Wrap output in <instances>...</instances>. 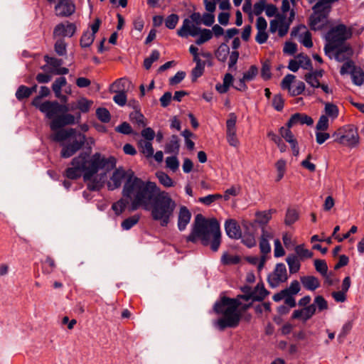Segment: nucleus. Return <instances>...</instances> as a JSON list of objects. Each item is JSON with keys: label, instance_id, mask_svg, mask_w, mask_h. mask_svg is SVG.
<instances>
[{"label": "nucleus", "instance_id": "obj_1", "mask_svg": "<svg viewBox=\"0 0 364 364\" xmlns=\"http://www.w3.org/2000/svg\"><path fill=\"white\" fill-rule=\"evenodd\" d=\"M124 181L123 197L129 200V210L140 208L151 213L152 220L166 227L173 218L176 203L169 193L161 190L155 182L144 181L136 176L132 170L116 168L110 177L107 188L113 191L119 188Z\"/></svg>", "mask_w": 364, "mask_h": 364}, {"label": "nucleus", "instance_id": "obj_2", "mask_svg": "<svg viewBox=\"0 0 364 364\" xmlns=\"http://www.w3.org/2000/svg\"><path fill=\"white\" fill-rule=\"evenodd\" d=\"M32 105L43 113L48 119H52L50 127L52 131H56L51 135V139L57 142H63L68 139L72 141L63 144L60 155L63 158H69L79 151L85 144L86 137L83 134L77 132L75 129L69 128L60 129L64 126L75 123V117L71 114H65L68 111L66 106L60 105L57 101H45L39 102V98H34Z\"/></svg>", "mask_w": 364, "mask_h": 364}, {"label": "nucleus", "instance_id": "obj_3", "mask_svg": "<svg viewBox=\"0 0 364 364\" xmlns=\"http://www.w3.org/2000/svg\"><path fill=\"white\" fill-rule=\"evenodd\" d=\"M116 166V159L113 156L105 157L100 153H95L90 156L86 153H81L73 159L71 166L65 170V175L70 179H77L83 176L85 181L90 191L99 190L102 186L100 181L92 180L100 170L109 171Z\"/></svg>", "mask_w": 364, "mask_h": 364}, {"label": "nucleus", "instance_id": "obj_4", "mask_svg": "<svg viewBox=\"0 0 364 364\" xmlns=\"http://www.w3.org/2000/svg\"><path fill=\"white\" fill-rule=\"evenodd\" d=\"M244 295L239 296L237 299H230L223 296L214 305V311L223 316L218 319L215 325L220 331L226 328H235L238 326L240 320V312L238 310L241 303L240 299L245 301H262L268 294V291L263 284H257L253 290L248 287L243 289Z\"/></svg>", "mask_w": 364, "mask_h": 364}, {"label": "nucleus", "instance_id": "obj_5", "mask_svg": "<svg viewBox=\"0 0 364 364\" xmlns=\"http://www.w3.org/2000/svg\"><path fill=\"white\" fill-rule=\"evenodd\" d=\"M221 233L220 224L215 218H205L203 215L198 214L195 218L194 226L188 240L196 242L200 240L205 246L210 245L213 252L218 250L220 245Z\"/></svg>", "mask_w": 364, "mask_h": 364}, {"label": "nucleus", "instance_id": "obj_6", "mask_svg": "<svg viewBox=\"0 0 364 364\" xmlns=\"http://www.w3.org/2000/svg\"><path fill=\"white\" fill-rule=\"evenodd\" d=\"M314 13L310 16L309 25L312 30H321L328 23V16L331 10V6L318 1L313 6Z\"/></svg>", "mask_w": 364, "mask_h": 364}, {"label": "nucleus", "instance_id": "obj_7", "mask_svg": "<svg viewBox=\"0 0 364 364\" xmlns=\"http://www.w3.org/2000/svg\"><path fill=\"white\" fill-rule=\"evenodd\" d=\"M352 28L344 24H338L333 27L326 35L328 46L334 50L341 46L346 40L352 36Z\"/></svg>", "mask_w": 364, "mask_h": 364}, {"label": "nucleus", "instance_id": "obj_8", "mask_svg": "<svg viewBox=\"0 0 364 364\" xmlns=\"http://www.w3.org/2000/svg\"><path fill=\"white\" fill-rule=\"evenodd\" d=\"M334 141L346 146H355L359 141L357 129L351 124L338 129L333 134Z\"/></svg>", "mask_w": 364, "mask_h": 364}, {"label": "nucleus", "instance_id": "obj_9", "mask_svg": "<svg viewBox=\"0 0 364 364\" xmlns=\"http://www.w3.org/2000/svg\"><path fill=\"white\" fill-rule=\"evenodd\" d=\"M288 279L287 271L284 264H277L274 271L269 274L267 281L271 287H277Z\"/></svg>", "mask_w": 364, "mask_h": 364}, {"label": "nucleus", "instance_id": "obj_10", "mask_svg": "<svg viewBox=\"0 0 364 364\" xmlns=\"http://www.w3.org/2000/svg\"><path fill=\"white\" fill-rule=\"evenodd\" d=\"M44 60L46 65H43L42 69L45 71H49L53 75H66L68 73L69 70L67 68L62 67L63 60L49 57L48 55H46Z\"/></svg>", "mask_w": 364, "mask_h": 364}, {"label": "nucleus", "instance_id": "obj_11", "mask_svg": "<svg viewBox=\"0 0 364 364\" xmlns=\"http://www.w3.org/2000/svg\"><path fill=\"white\" fill-rule=\"evenodd\" d=\"M200 28L196 23H193L189 18H186L183 21L181 27L178 30L177 34L182 38L188 36H197L200 31Z\"/></svg>", "mask_w": 364, "mask_h": 364}, {"label": "nucleus", "instance_id": "obj_12", "mask_svg": "<svg viewBox=\"0 0 364 364\" xmlns=\"http://www.w3.org/2000/svg\"><path fill=\"white\" fill-rule=\"evenodd\" d=\"M242 228L245 230L244 235H242V242L248 247H252L256 245V240L254 235L255 225L253 223L243 220L242 223Z\"/></svg>", "mask_w": 364, "mask_h": 364}, {"label": "nucleus", "instance_id": "obj_13", "mask_svg": "<svg viewBox=\"0 0 364 364\" xmlns=\"http://www.w3.org/2000/svg\"><path fill=\"white\" fill-rule=\"evenodd\" d=\"M279 134L281 136L290 144L293 155L297 156L299 154V147L298 141L290 130V128L287 126V127H282L279 129Z\"/></svg>", "mask_w": 364, "mask_h": 364}, {"label": "nucleus", "instance_id": "obj_14", "mask_svg": "<svg viewBox=\"0 0 364 364\" xmlns=\"http://www.w3.org/2000/svg\"><path fill=\"white\" fill-rule=\"evenodd\" d=\"M75 11V5L71 0H60L55 6L57 16H69Z\"/></svg>", "mask_w": 364, "mask_h": 364}, {"label": "nucleus", "instance_id": "obj_15", "mask_svg": "<svg viewBox=\"0 0 364 364\" xmlns=\"http://www.w3.org/2000/svg\"><path fill=\"white\" fill-rule=\"evenodd\" d=\"M316 313L315 305H309L304 308L294 310L292 314V318L301 320L306 322L309 320Z\"/></svg>", "mask_w": 364, "mask_h": 364}, {"label": "nucleus", "instance_id": "obj_16", "mask_svg": "<svg viewBox=\"0 0 364 364\" xmlns=\"http://www.w3.org/2000/svg\"><path fill=\"white\" fill-rule=\"evenodd\" d=\"M75 32V26L74 24L66 22L65 23H61L58 24L53 31V36L55 37H71Z\"/></svg>", "mask_w": 364, "mask_h": 364}, {"label": "nucleus", "instance_id": "obj_17", "mask_svg": "<svg viewBox=\"0 0 364 364\" xmlns=\"http://www.w3.org/2000/svg\"><path fill=\"white\" fill-rule=\"evenodd\" d=\"M299 32L298 36L299 41L306 48H311L313 42L311 40V33L306 30L304 26L297 28V31L294 30L291 31V36H296V32Z\"/></svg>", "mask_w": 364, "mask_h": 364}, {"label": "nucleus", "instance_id": "obj_18", "mask_svg": "<svg viewBox=\"0 0 364 364\" xmlns=\"http://www.w3.org/2000/svg\"><path fill=\"white\" fill-rule=\"evenodd\" d=\"M225 229L227 235L232 239H239L242 237V232L237 221L232 219L226 220Z\"/></svg>", "mask_w": 364, "mask_h": 364}, {"label": "nucleus", "instance_id": "obj_19", "mask_svg": "<svg viewBox=\"0 0 364 364\" xmlns=\"http://www.w3.org/2000/svg\"><path fill=\"white\" fill-rule=\"evenodd\" d=\"M313 123L314 121L311 117H309L305 114L296 113L290 117L287 123V126L289 127V128H291L298 124H307L309 126L313 124Z\"/></svg>", "mask_w": 364, "mask_h": 364}, {"label": "nucleus", "instance_id": "obj_20", "mask_svg": "<svg viewBox=\"0 0 364 364\" xmlns=\"http://www.w3.org/2000/svg\"><path fill=\"white\" fill-rule=\"evenodd\" d=\"M191 218V212L186 206H181L178 218V228L182 231L184 230L189 223Z\"/></svg>", "mask_w": 364, "mask_h": 364}, {"label": "nucleus", "instance_id": "obj_21", "mask_svg": "<svg viewBox=\"0 0 364 364\" xmlns=\"http://www.w3.org/2000/svg\"><path fill=\"white\" fill-rule=\"evenodd\" d=\"M303 287L309 291H314L320 287V282L314 276H303L300 277Z\"/></svg>", "mask_w": 364, "mask_h": 364}, {"label": "nucleus", "instance_id": "obj_22", "mask_svg": "<svg viewBox=\"0 0 364 364\" xmlns=\"http://www.w3.org/2000/svg\"><path fill=\"white\" fill-rule=\"evenodd\" d=\"M66 84V78L65 77H58L52 85V89L55 93V97L58 98H61V100L65 101L66 100V97L62 96L61 90L62 87L65 86Z\"/></svg>", "mask_w": 364, "mask_h": 364}, {"label": "nucleus", "instance_id": "obj_23", "mask_svg": "<svg viewBox=\"0 0 364 364\" xmlns=\"http://www.w3.org/2000/svg\"><path fill=\"white\" fill-rule=\"evenodd\" d=\"M286 262L289 266V272L295 274L300 269L301 264L299 259L295 255H289L286 258Z\"/></svg>", "mask_w": 364, "mask_h": 364}, {"label": "nucleus", "instance_id": "obj_24", "mask_svg": "<svg viewBox=\"0 0 364 364\" xmlns=\"http://www.w3.org/2000/svg\"><path fill=\"white\" fill-rule=\"evenodd\" d=\"M353 55V50L350 46H343L340 48L335 55V58L339 61L343 62L346 60H350L349 58Z\"/></svg>", "mask_w": 364, "mask_h": 364}, {"label": "nucleus", "instance_id": "obj_25", "mask_svg": "<svg viewBox=\"0 0 364 364\" xmlns=\"http://www.w3.org/2000/svg\"><path fill=\"white\" fill-rule=\"evenodd\" d=\"M141 152L147 158H150L154 155V148L151 141L140 140L138 142Z\"/></svg>", "mask_w": 364, "mask_h": 364}, {"label": "nucleus", "instance_id": "obj_26", "mask_svg": "<svg viewBox=\"0 0 364 364\" xmlns=\"http://www.w3.org/2000/svg\"><path fill=\"white\" fill-rule=\"evenodd\" d=\"M198 36V38L196 40V43L198 46H200L208 42L213 38V32L210 29L200 28Z\"/></svg>", "mask_w": 364, "mask_h": 364}, {"label": "nucleus", "instance_id": "obj_27", "mask_svg": "<svg viewBox=\"0 0 364 364\" xmlns=\"http://www.w3.org/2000/svg\"><path fill=\"white\" fill-rule=\"evenodd\" d=\"M130 84L129 81L126 78H120L113 82L110 87L112 92H124V90Z\"/></svg>", "mask_w": 364, "mask_h": 364}, {"label": "nucleus", "instance_id": "obj_28", "mask_svg": "<svg viewBox=\"0 0 364 364\" xmlns=\"http://www.w3.org/2000/svg\"><path fill=\"white\" fill-rule=\"evenodd\" d=\"M325 116H327V117H330L332 119H335L338 116V107L330 102L325 103Z\"/></svg>", "mask_w": 364, "mask_h": 364}, {"label": "nucleus", "instance_id": "obj_29", "mask_svg": "<svg viewBox=\"0 0 364 364\" xmlns=\"http://www.w3.org/2000/svg\"><path fill=\"white\" fill-rule=\"evenodd\" d=\"M267 136L272 141H274L277 145L281 152L283 153L287 151V146L283 141V138L282 136L277 135L272 131L267 133Z\"/></svg>", "mask_w": 364, "mask_h": 364}, {"label": "nucleus", "instance_id": "obj_30", "mask_svg": "<svg viewBox=\"0 0 364 364\" xmlns=\"http://www.w3.org/2000/svg\"><path fill=\"white\" fill-rule=\"evenodd\" d=\"M230 53V48L225 43H222L215 52L217 59L221 62H225Z\"/></svg>", "mask_w": 364, "mask_h": 364}, {"label": "nucleus", "instance_id": "obj_31", "mask_svg": "<svg viewBox=\"0 0 364 364\" xmlns=\"http://www.w3.org/2000/svg\"><path fill=\"white\" fill-rule=\"evenodd\" d=\"M353 82L356 85H361L364 82V72L362 68L357 67L351 72Z\"/></svg>", "mask_w": 364, "mask_h": 364}, {"label": "nucleus", "instance_id": "obj_32", "mask_svg": "<svg viewBox=\"0 0 364 364\" xmlns=\"http://www.w3.org/2000/svg\"><path fill=\"white\" fill-rule=\"evenodd\" d=\"M294 250L298 258L299 257L300 259L311 258L313 257V252L306 249L304 245H296Z\"/></svg>", "mask_w": 364, "mask_h": 364}, {"label": "nucleus", "instance_id": "obj_33", "mask_svg": "<svg viewBox=\"0 0 364 364\" xmlns=\"http://www.w3.org/2000/svg\"><path fill=\"white\" fill-rule=\"evenodd\" d=\"M128 200H129L124 197V198H121L116 203H113L112 208L117 215H119L124 211L129 203Z\"/></svg>", "mask_w": 364, "mask_h": 364}, {"label": "nucleus", "instance_id": "obj_34", "mask_svg": "<svg viewBox=\"0 0 364 364\" xmlns=\"http://www.w3.org/2000/svg\"><path fill=\"white\" fill-rule=\"evenodd\" d=\"M179 149V142L178 136L173 135L170 141L165 146V151L166 153H177Z\"/></svg>", "mask_w": 364, "mask_h": 364}, {"label": "nucleus", "instance_id": "obj_35", "mask_svg": "<svg viewBox=\"0 0 364 364\" xmlns=\"http://www.w3.org/2000/svg\"><path fill=\"white\" fill-rule=\"evenodd\" d=\"M140 219V215L136 214L125 219L122 223L123 230H128L138 223Z\"/></svg>", "mask_w": 364, "mask_h": 364}, {"label": "nucleus", "instance_id": "obj_36", "mask_svg": "<svg viewBox=\"0 0 364 364\" xmlns=\"http://www.w3.org/2000/svg\"><path fill=\"white\" fill-rule=\"evenodd\" d=\"M240 258L237 255H230L227 252H224L221 257V262L224 265L236 264L239 263Z\"/></svg>", "mask_w": 364, "mask_h": 364}, {"label": "nucleus", "instance_id": "obj_37", "mask_svg": "<svg viewBox=\"0 0 364 364\" xmlns=\"http://www.w3.org/2000/svg\"><path fill=\"white\" fill-rule=\"evenodd\" d=\"M272 210H269L268 211L257 212L256 213L257 222L262 225L267 224L272 218Z\"/></svg>", "mask_w": 364, "mask_h": 364}, {"label": "nucleus", "instance_id": "obj_38", "mask_svg": "<svg viewBox=\"0 0 364 364\" xmlns=\"http://www.w3.org/2000/svg\"><path fill=\"white\" fill-rule=\"evenodd\" d=\"M95 39V35L90 31L84 32L80 38V45L83 48L89 47L92 45Z\"/></svg>", "mask_w": 364, "mask_h": 364}, {"label": "nucleus", "instance_id": "obj_39", "mask_svg": "<svg viewBox=\"0 0 364 364\" xmlns=\"http://www.w3.org/2000/svg\"><path fill=\"white\" fill-rule=\"evenodd\" d=\"M311 305H315L319 312L328 309V307L327 301L322 296H316Z\"/></svg>", "mask_w": 364, "mask_h": 364}, {"label": "nucleus", "instance_id": "obj_40", "mask_svg": "<svg viewBox=\"0 0 364 364\" xmlns=\"http://www.w3.org/2000/svg\"><path fill=\"white\" fill-rule=\"evenodd\" d=\"M156 177L159 179L160 183L166 188L172 187L174 185L173 180L164 172L157 173Z\"/></svg>", "mask_w": 364, "mask_h": 364}, {"label": "nucleus", "instance_id": "obj_41", "mask_svg": "<svg viewBox=\"0 0 364 364\" xmlns=\"http://www.w3.org/2000/svg\"><path fill=\"white\" fill-rule=\"evenodd\" d=\"M247 260L251 264L257 265V269L260 271L264 266L267 261V256L262 255L261 257H249Z\"/></svg>", "mask_w": 364, "mask_h": 364}, {"label": "nucleus", "instance_id": "obj_42", "mask_svg": "<svg viewBox=\"0 0 364 364\" xmlns=\"http://www.w3.org/2000/svg\"><path fill=\"white\" fill-rule=\"evenodd\" d=\"M258 74V68L256 65H251L248 70L243 74V80L250 82L253 80Z\"/></svg>", "mask_w": 364, "mask_h": 364}, {"label": "nucleus", "instance_id": "obj_43", "mask_svg": "<svg viewBox=\"0 0 364 364\" xmlns=\"http://www.w3.org/2000/svg\"><path fill=\"white\" fill-rule=\"evenodd\" d=\"M314 266L316 271L319 272L322 276H326L328 272V266L325 260L315 259Z\"/></svg>", "mask_w": 364, "mask_h": 364}, {"label": "nucleus", "instance_id": "obj_44", "mask_svg": "<svg viewBox=\"0 0 364 364\" xmlns=\"http://www.w3.org/2000/svg\"><path fill=\"white\" fill-rule=\"evenodd\" d=\"M222 198H223V196L221 194H219V193L211 194V195L206 196L205 197L199 198L198 201L205 205H210L215 200L220 199Z\"/></svg>", "mask_w": 364, "mask_h": 364}, {"label": "nucleus", "instance_id": "obj_45", "mask_svg": "<svg viewBox=\"0 0 364 364\" xmlns=\"http://www.w3.org/2000/svg\"><path fill=\"white\" fill-rule=\"evenodd\" d=\"M299 215L298 213L296 210L289 209L287 211L286 217H285V224L287 225H290L294 223L298 220Z\"/></svg>", "mask_w": 364, "mask_h": 364}, {"label": "nucleus", "instance_id": "obj_46", "mask_svg": "<svg viewBox=\"0 0 364 364\" xmlns=\"http://www.w3.org/2000/svg\"><path fill=\"white\" fill-rule=\"evenodd\" d=\"M31 96V91L29 87L25 85H21L16 92V97L18 100H22L25 98H28Z\"/></svg>", "mask_w": 364, "mask_h": 364}, {"label": "nucleus", "instance_id": "obj_47", "mask_svg": "<svg viewBox=\"0 0 364 364\" xmlns=\"http://www.w3.org/2000/svg\"><path fill=\"white\" fill-rule=\"evenodd\" d=\"M92 104L93 102L92 100H89L86 98H82L78 101L77 107L82 112L86 113L89 112Z\"/></svg>", "mask_w": 364, "mask_h": 364}, {"label": "nucleus", "instance_id": "obj_48", "mask_svg": "<svg viewBox=\"0 0 364 364\" xmlns=\"http://www.w3.org/2000/svg\"><path fill=\"white\" fill-rule=\"evenodd\" d=\"M160 57V53L158 50H154L151 52V55L146 58L144 62V66L146 70H149L154 62L156 61Z\"/></svg>", "mask_w": 364, "mask_h": 364}, {"label": "nucleus", "instance_id": "obj_49", "mask_svg": "<svg viewBox=\"0 0 364 364\" xmlns=\"http://www.w3.org/2000/svg\"><path fill=\"white\" fill-rule=\"evenodd\" d=\"M329 127V120L327 116L321 115L316 125V131H326Z\"/></svg>", "mask_w": 364, "mask_h": 364}, {"label": "nucleus", "instance_id": "obj_50", "mask_svg": "<svg viewBox=\"0 0 364 364\" xmlns=\"http://www.w3.org/2000/svg\"><path fill=\"white\" fill-rule=\"evenodd\" d=\"M296 60L299 66L304 69H309L311 67V61L307 55L299 54L296 56Z\"/></svg>", "mask_w": 364, "mask_h": 364}, {"label": "nucleus", "instance_id": "obj_51", "mask_svg": "<svg viewBox=\"0 0 364 364\" xmlns=\"http://www.w3.org/2000/svg\"><path fill=\"white\" fill-rule=\"evenodd\" d=\"M96 115L102 122L107 123L110 120V114L106 108H98L96 110Z\"/></svg>", "mask_w": 364, "mask_h": 364}, {"label": "nucleus", "instance_id": "obj_52", "mask_svg": "<svg viewBox=\"0 0 364 364\" xmlns=\"http://www.w3.org/2000/svg\"><path fill=\"white\" fill-rule=\"evenodd\" d=\"M357 67L355 65V63L353 60H346L343 65L341 66L340 70L341 75H343L347 73H350L354 70V68H356Z\"/></svg>", "mask_w": 364, "mask_h": 364}, {"label": "nucleus", "instance_id": "obj_53", "mask_svg": "<svg viewBox=\"0 0 364 364\" xmlns=\"http://www.w3.org/2000/svg\"><path fill=\"white\" fill-rule=\"evenodd\" d=\"M226 139L231 146L238 147L240 141L237 137L236 131L226 132Z\"/></svg>", "mask_w": 364, "mask_h": 364}, {"label": "nucleus", "instance_id": "obj_54", "mask_svg": "<svg viewBox=\"0 0 364 364\" xmlns=\"http://www.w3.org/2000/svg\"><path fill=\"white\" fill-rule=\"evenodd\" d=\"M237 116L235 113L229 114L226 122V132L236 131Z\"/></svg>", "mask_w": 364, "mask_h": 364}, {"label": "nucleus", "instance_id": "obj_55", "mask_svg": "<svg viewBox=\"0 0 364 364\" xmlns=\"http://www.w3.org/2000/svg\"><path fill=\"white\" fill-rule=\"evenodd\" d=\"M166 164L167 168L175 172L179 166V161L176 156H170L166 159Z\"/></svg>", "mask_w": 364, "mask_h": 364}, {"label": "nucleus", "instance_id": "obj_56", "mask_svg": "<svg viewBox=\"0 0 364 364\" xmlns=\"http://www.w3.org/2000/svg\"><path fill=\"white\" fill-rule=\"evenodd\" d=\"M295 79V76L291 74L287 75L282 80L281 82V87L283 90H287L289 91V89L291 88V85L294 82Z\"/></svg>", "mask_w": 364, "mask_h": 364}, {"label": "nucleus", "instance_id": "obj_57", "mask_svg": "<svg viewBox=\"0 0 364 364\" xmlns=\"http://www.w3.org/2000/svg\"><path fill=\"white\" fill-rule=\"evenodd\" d=\"M304 89L305 84L300 81L295 86L291 87L289 92L291 96H297L301 95L304 91Z\"/></svg>", "mask_w": 364, "mask_h": 364}, {"label": "nucleus", "instance_id": "obj_58", "mask_svg": "<svg viewBox=\"0 0 364 364\" xmlns=\"http://www.w3.org/2000/svg\"><path fill=\"white\" fill-rule=\"evenodd\" d=\"M284 100L281 95H276L272 100V106L277 111H282L284 107Z\"/></svg>", "mask_w": 364, "mask_h": 364}, {"label": "nucleus", "instance_id": "obj_59", "mask_svg": "<svg viewBox=\"0 0 364 364\" xmlns=\"http://www.w3.org/2000/svg\"><path fill=\"white\" fill-rule=\"evenodd\" d=\"M178 21V15L171 14L166 18V19L165 21V24L168 28L173 29V28H175L176 26L177 25Z\"/></svg>", "mask_w": 364, "mask_h": 364}, {"label": "nucleus", "instance_id": "obj_60", "mask_svg": "<svg viewBox=\"0 0 364 364\" xmlns=\"http://www.w3.org/2000/svg\"><path fill=\"white\" fill-rule=\"evenodd\" d=\"M240 192V188L239 186H231L230 188H228L223 196L225 200H228L230 199V196H236Z\"/></svg>", "mask_w": 364, "mask_h": 364}, {"label": "nucleus", "instance_id": "obj_61", "mask_svg": "<svg viewBox=\"0 0 364 364\" xmlns=\"http://www.w3.org/2000/svg\"><path fill=\"white\" fill-rule=\"evenodd\" d=\"M55 267V263L54 259L50 257H47L43 266V270L48 273L50 274L53 271V269Z\"/></svg>", "mask_w": 364, "mask_h": 364}, {"label": "nucleus", "instance_id": "obj_62", "mask_svg": "<svg viewBox=\"0 0 364 364\" xmlns=\"http://www.w3.org/2000/svg\"><path fill=\"white\" fill-rule=\"evenodd\" d=\"M55 50L60 55H63L65 54L66 44L63 40L59 39L55 42Z\"/></svg>", "mask_w": 364, "mask_h": 364}, {"label": "nucleus", "instance_id": "obj_63", "mask_svg": "<svg viewBox=\"0 0 364 364\" xmlns=\"http://www.w3.org/2000/svg\"><path fill=\"white\" fill-rule=\"evenodd\" d=\"M116 95L113 97L115 103L120 106H124L127 102V96L125 92H114Z\"/></svg>", "mask_w": 364, "mask_h": 364}, {"label": "nucleus", "instance_id": "obj_64", "mask_svg": "<svg viewBox=\"0 0 364 364\" xmlns=\"http://www.w3.org/2000/svg\"><path fill=\"white\" fill-rule=\"evenodd\" d=\"M130 119L132 122L137 123L139 125L145 126L144 122V117L137 111H134L130 114Z\"/></svg>", "mask_w": 364, "mask_h": 364}]
</instances>
